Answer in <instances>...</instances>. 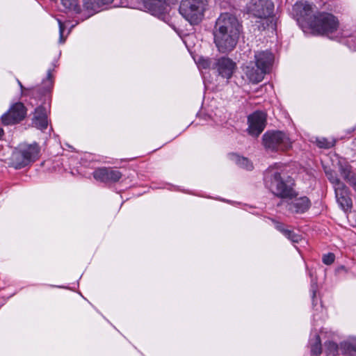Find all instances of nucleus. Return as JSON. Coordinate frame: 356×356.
I'll return each instance as SVG.
<instances>
[{"mask_svg": "<svg viewBox=\"0 0 356 356\" xmlns=\"http://www.w3.org/2000/svg\"><path fill=\"white\" fill-rule=\"evenodd\" d=\"M241 26L234 15L221 14L217 19L214 29V42L220 52L232 51L236 46Z\"/></svg>", "mask_w": 356, "mask_h": 356, "instance_id": "nucleus-1", "label": "nucleus"}, {"mask_svg": "<svg viewBox=\"0 0 356 356\" xmlns=\"http://www.w3.org/2000/svg\"><path fill=\"white\" fill-rule=\"evenodd\" d=\"M276 164L266 170L264 177L265 186L275 196L291 200L296 195L291 181L282 176Z\"/></svg>", "mask_w": 356, "mask_h": 356, "instance_id": "nucleus-2", "label": "nucleus"}, {"mask_svg": "<svg viewBox=\"0 0 356 356\" xmlns=\"http://www.w3.org/2000/svg\"><path fill=\"white\" fill-rule=\"evenodd\" d=\"M208 8L207 0H181L179 13L191 25L199 24Z\"/></svg>", "mask_w": 356, "mask_h": 356, "instance_id": "nucleus-3", "label": "nucleus"}, {"mask_svg": "<svg viewBox=\"0 0 356 356\" xmlns=\"http://www.w3.org/2000/svg\"><path fill=\"white\" fill-rule=\"evenodd\" d=\"M262 145L268 152H284L292 147L289 135L281 131H268L262 136Z\"/></svg>", "mask_w": 356, "mask_h": 356, "instance_id": "nucleus-4", "label": "nucleus"}, {"mask_svg": "<svg viewBox=\"0 0 356 356\" xmlns=\"http://www.w3.org/2000/svg\"><path fill=\"white\" fill-rule=\"evenodd\" d=\"M312 29L322 35H329L335 32L339 26L338 19L332 14L320 13L310 22Z\"/></svg>", "mask_w": 356, "mask_h": 356, "instance_id": "nucleus-5", "label": "nucleus"}, {"mask_svg": "<svg viewBox=\"0 0 356 356\" xmlns=\"http://www.w3.org/2000/svg\"><path fill=\"white\" fill-rule=\"evenodd\" d=\"M248 11L255 17L272 22L274 4L269 0H252L248 5Z\"/></svg>", "mask_w": 356, "mask_h": 356, "instance_id": "nucleus-6", "label": "nucleus"}, {"mask_svg": "<svg viewBox=\"0 0 356 356\" xmlns=\"http://www.w3.org/2000/svg\"><path fill=\"white\" fill-rule=\"evenodd\" d=\"M26 108L22 102L12 104L8 111L1 117L3 124L10 125L23 120L26 115Z\"/></svg>", "mask_w": 356, "mask_h": 356, "instance_id": "nucleus-7", "label": "nucleus"}, {"mask_svg": "<svg viewBox=\"0 0 356 356\" xmlns=\"http://www.w3.org/2000/svg\"><path fill=\"white\" fill-rule=\"evenodd\" d=\"M248 132L252 136L257 137L264 131L266 123V115L262 111H255L248 118Z\"/></svg>", "mask_w": 356, "mask_h": 356, "instance_id": "nucleus-8", "label": "nucleus"}, {"mask_svg": "<svg viewBox=\"0 0 356 356\" xmlns=\"http://www.w3.org/2000/svg\"><path fill=\"white\" fill-rule=\"evenodd\" d=\"M236 67V63L226 57L215 59L213 63V69L216 70L218 75L227 79H229L232 76Z\"/></svg>", "mask_w": 356, "mask_h": 356, "instance_id": "nucleus-9", "label": "nucleus"}, {"mask_svg": "<svg viewBox=\"0 0 356 356\" xmlns=\"http://www.w3.org/2000/svg\"><path fill=\"white\" fill-rule=\"evenodd\" d=\"M93 177L101 182H116L122 177V173L111 168H99L93 172Z\"/></svg>", "mask_w": 356, "mask_h": 356, "instance_id": "nucleus-10", "label": "nucleus"}, {"mask_svg": "<svg viewBox=\"0 0 356 356\" xmlns=\"http://www.w3.org/2000/svg\"><path fill=\"white\" fill-rule=\"evenodd\" d=\"M274 60L273 54L269 51H260L254 54V64L266 74L270 72Z\"/></svg>", "mask_w": 356, "mask_h": 356, "instance_id": "nucleus-11", "label": "nucleus"}, {"mask_svg": "<svg viewBox=\"0 0 356 356\" xmlns=\"http://www.w3.org/2000/svg\"><path fill=\"white\" fill-rule=\"evenodd\" d=\"M335 197L341 208L343 211L351 209L353 203L349 195V190L344 184H339V186L334 188Z\"/></svg>", "mask_w": 356, "mask_h": 356, "instance_id": "nucleus-12", "label": "nucleus"}, {"mask_svg": "<svg viewBox=\"0 0 356 356\" xmlns=\"http://www.w3.org/2000/svg\"><path fill=\"white\" fill-rule=\"evenodd\" d=\"M243 72L248 80L252 83L261 82L266 74L259 67H257L254 62H250L243 68Z\"/></svg>", "mask_w": 356, "mask_h": 356, "instance_id": "nucleus-13", "label": "nucleus"}, {"mask_svg": "<svg viewBox=\"0 0 356 356\" xmlns=\"http://www.w3.org/2000/svg\"><path fill=\"white\" fill-rule=\"evenodd\" d=\"M311 203L308 197L303 196L296 198L288 203V210L292 213H302L308 210Z\"/></svg>", "mask_w": 356, "mask_h": 356, "instance_id": "nucleus-14", "label": "nucleus"}, {"mask_svg": "<svg viewBox=\"0 0 356 356\" xmlns=\"http://www.w3.org/2000/svg\"><path fill=\"white\" fill-rule=\"evenodd\" d=\"M33 124L40 129H44L47 127V110L45 107L38 106L35 108Z\"/></svg>", "mask_w": 356, "mask_h": 356, "instance_id": "nucleus-15", "label": "nucleus"}, {"mask_svg": "<svg viewBox=\"0 0 356 356\" xmlns=\"http://www.w3.org/2000/svg\"><path fill=\"white\" fill-rule=\"evenodd\" d=\"M314 7L307 1L301 0L295 3L293 10L300 17L307 20L313 12Z\"/></svg>", "mask_w": 356, "mask_h": 356, "instance_id": "nucleus-16", "label": "nucleus"}, {"mask_svg": "<svg viewBox=\"0 0 356 356\" xmlns=\"http://www.w3.org/2000/svg\"><path fill=\"white\" fill-rule=\"evenodd\" d=\"M112 1L113 0H84L83 6L88 15H92L98 12L102 6L111 3Z\"/></svg>", "mask_w": 356, "mask_h": 356, "instance_id": "nucleus-17", "label": "nucleus"}, {"mask_svg": "<svg viewBox=\"0 0 356 356\" xmlns=\"http://www.w3.org/2000/svg\"><path fill=\"white\" fill-rule=\"evenodd\" d=\"M19 149L23 154H25L29 159V163H31L38 159L40 148L35 143L32 145H20L19 147Z\"/></svg>", "mask_w": 356, "mask_h": 356, "instance_id": "nucleus-18", "label": "nucleus"}, {"mask_svg": "<svg viewBox=\"0 0 356 356\" xmlns=\"http://www.w3.org/2000/svg\"><path fill=\"white\" fill-rule=\"evenodd\" d=\"M166 0H143L144 6L153 14L162 13L165 10Z\"/></svg>", "mask_w": 356, "mask_h": 356, "instance_id": "nucleus-19", "label": "nucleus"}, {"mask_svg": "<svg viewBox=\"0 0 356 356\" xmlns=\"http://www.w3.org/2000/svg\"><path fill=\"white\" fill-rule=\"evenodd\" d=\"M11 163L16 169L24 168L29 164L28 158L19 147L13 152L11 156Z\"/></svg>", "mask_w": 356, "mask_h": 356, "instance_id": "nucleus-20", "label": "nucleus"}, {"mask_svg": "<svg viewBox=\"0 0 356 356\" xmlns=\"http://www.w3.org/2000/svg\"><path fill=\"white\" fill-rule=\"evenodd\" d=\"M11 163L16 169L24 168L29 164L28 158L19 147L13 152L11 156Z\"/></svg>", "mask_w": 356, "mask_h": 356, "instance_id": "nucleus-21", "label": "nucleus"}, {"mask_svg": "<svg viewBox=\"0 0 356 356\" xmlns=\"http://www.w3.org/2000/svg\"><path fill=\"white\" fill-rule=\"evenodd\" d=\"M339 172L342 177L349 183L356 192V175L351 171L350 166L340 163Z\"/></svg>", "mask_w": 356, "mask_h": 356, "instance_id": "nucleus-22", "label": "nucleus"}, {"mask_svg": "<svg viewBox=\"0 0 356 356\" xmlns=\"http://www.w3.org/2000/svg\"><path fill=\"white\" fill-rule=\"evenodd\" d=\"M275 227L279 232L293 243H298L301 239V236L300 235L294 233V232L290 229L288 226L281 222H276L275 223Z\"/></svg>", "mask_w": 356, "mask_h": 356, "instance_id": "nucleus-23", "label": "nucleus"}, {"mask_svg": "<svg viewBox=\"0 0 356 356\" xmlns=\"http://www.w3.org/2000/svg\"><path fill=\"white\" fill-rule=\"evenodd\" d=\"M340 350L343 354H356V339H350L340 343Z\"/></svg>", "mask_w": 356, "mask_h": 356, "instance_id": "nucleus-24", "label": "nucleus"}, {"mask_svg": "<svg viewBox=\"0 0 356 356\" xmlns=\"http://www.w3.org/2000/svg\"><path fill=\"white\" fill-rule=\"evenodd\" d=\"M311 353L314 355H319L322 352L321 343L318 334H315L314 338L310 341Z\"/></svg>", "mask_w": 356, "mask_h": 356, "instance_id": "nucleus-25", "label": "nucleus"}, {"mask_svg": "<svg viewBox=\"0 0 356 356\" xmlns=\"http://www.w3.org/2000/svg\"><path fill=\"white\" fill-rule=\"evenodd\" d=\"M62 5L67 9L72 10L79 13L81 11L78 0H60Z\"/></svg>", "mask_w": 356, "mask_h": 356, "instance_id": "nucleus-26", "label": "nucleus"}, {"mask_svg": "<svg viewBox=\"0 0 356 356\" xmlns=\"http://www.w3.org/2000/svg\"><path fill=\"white\" fill-rule=\"evenodd\" d=\"M325 353L327 355H336L338 354L339 350H340V346L332 341H327L325 343Z\"/></svg>", "mask_w": 356, "mask_h": 356, "instance_id": "nucleus-27", "label": "nucleus"}, {"mask_svg": "<svg viewBox=\"0 0 356 356\" xmlns=\"http://www.w3.org/2000/svg\"><path fill=\"white\" fill-rule=\"evenodd\" d=\"M235 161L238 165H239L240 167L243 168L246 170H250L253 168L252 163L249 161V160L248 159H246L245 157L236 156Z\"/></svg>", "mask_w": 356, "mask_h": 356, "instance_id": "nucleus-28", "label": "nucleus"}, {"mask_svg": "<svg viewBox=\"0 0 356 356\" xmlns=\"http://www.w3.org/2000/svg\"><path fill=\"white\" fill-rule=\"evenodd\" d=\"M326 175L329 181L333 184L334 188L339 186V184H343L337 177L336 173L332 170L325 171Z\"/></svg>", "mask_w": 356, "mask_h": 356, "instance_id": "nucleus-29", "label": "nucleus"}, {"mask_svg": "<svg viewBox=\"0 0 356 356\" xmlns=\"http://www.w3.org/2000/svg\"><path fill=\"white\" fill-rule=\"evenodd\" d=\"M214 60H211L206 58H200L197 60L199 67L207 69L211 67L213 69V63Z\"/></svg>", "mask_w": 356, "mask_h": 356, "instance_id": "nucleus-30", "label": "nucleus"}, {"mask_svg": "<svg viewBox=\"0 0 356 356\" xmlns=\"http://www.w3.org/2000/svg\"><path fill=\"white\" fill-rule=\"evenodd\" d=\"M316 143L318 146L321 148H330L334 145L333 142L328 141L326 138H324L317 139Z\"/></svg>", "mask_w": 356, "mask_h": 356, "instance_id": "nucleus-31", "label": "nucleus"}, {"mask_svg": "<svg viewBox=\"0 0 356 356\" xmlns=\"http://www.w3.org/2000/svg\"><path fill=\"white\" fill-rule=\"evenodd\" d=\"M334 258L335 257L333 253H328L327 254L323 255V262L326 265H330L334 262Z\"/></svg>", "mask_w": 356, "mask_h": 356, "instance_id": "nucleus-32", "label": "nucleus"}, {"mask_svg": "<svg viewBox=\"0 0 356 356\" xmlns=\"http://www.w3.org/2000/svg\"><path fill=\"white\" fill-rule=\"evenodd\" d=\"M51 72L50 70L48 71V73H47V79L44 82V84H45V92H48L52 85V81L51 80Z\"/></svg>", "mask_w": 356, "mask_h": 356, "instance_id": "nucleus-33", "label": "nucleus"}, {"mask_svg": "<svg viewBox=\"0 0 356 356\" xmlns=\"http://www.w3.org/2000/svg\"><path fill=\"white\" fill-rule=\"evenodd\" d=\"M58 25H59L60 42H64L63 31L65 29V26L60 19H58Z\"/></svg>", "mask_w": 356, "mask_h": 356, "instance_id": "nucleus-34", "label": "nucleus"}, {"mask_svg": "<svg viewBox=\"0 0 356 356\" xmlns=\"http://www.w3.org/2000/svg\"><path fill=\"white\" fill-rule=\"evenodd\" d=\"M316 286L315 284H312V300H314V298L316 297Z\"/></svg>", "mask_w": 356, "mask_h": 356, "instance_id": "nucleus-35", "label": "nucleus"}, {"mask_svg": "<svg viewBox=\"0 0 356 356\" xmlns=\"http://www.w3.org/2000/svg\"><path fill=\"white\" fill-rule=\"evenodd\" d=\"M341 270H345V267L341 266L337 268V272H339Z\"/></svg>", "mask_w": 356, "mask_h": 356, "instance_id": "nucleus-36", "label": "nucleus"}, {"mask_svg": "<svg viewBox=\"0 0 356 356\" xmlns=\"http://www.w3.org/2000/svg\"><path fill=\"white\" fill-rule=\"evenodd\" d=\"M3 130L2 128L0 127V138H1V136H3Z\"/></svg>", "mask_w": 356, "mask_h": 356, "instance_id": "nucleus-37", "label": "nucleus"}, {"mask_svg": "<svg viewBox=\"0 0 356 356\" xmlns=\"http://www.w3.org/2000/svg\"><path fill=\"white\" fill-rule=\"evenodd\" d=\"M17 83H18L19 87L21 88V89H23V86L22 84V83L19 80L17 81Z\"/></svg>", "mask_w": 356, "mask_h": 356, "instance_id": "nucleus-38", "label": "nucleus"}]
</instances>
